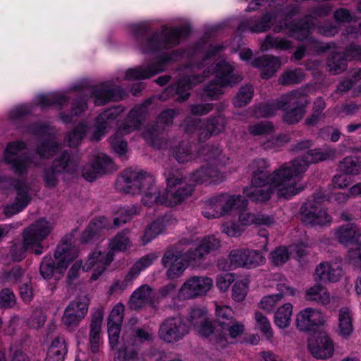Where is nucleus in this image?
<instances>
[{
  "label": "nucleus",
  "mask_w": 361,
  "mask_h": 361,
  "mask_svg": "<svg viewBox=\"0 0 361 361\" xmlns=\"http://www.w3.org/2000/svg\"><path fill=\"white\" fill-rule=\"evenodd\" d=\"M151 103V100L147 99L140 106L133 108L129 112L125 122L117 130V135H125L140 128L144 120L145 114Z\"/></svg>",
  "instance_id": "20"
},
{
  "label": "nucleus",
  "mask_w": 361,
  "mask_h": 361,
  "mask_svg": "<svg viewBox=\"0 0 361 361\" xmlns=\"http://www.w3.org/2000/svg\"><path fill=\"white\" fill-rule=\"evenodd\" d=\"M130 230L125 228L118 232L111 240L110 246L112 251L123 252L132 246L129 235Z\"/></svg>",
  "instance_id": "42"
},
{
  "label": "nucleus",
  "mask_w": 361,
  "mask_h": 361,
  "mask_svg": "<svg viewBox=\"0 0 361 361\" xmlns=\"http://www.w3.org/2000/svg\"><path fill=\"white\" fill-rule=\"evenodd\" d=\"M188 332V327L180 317H170L161 322L158 334L161 340L171 343L183 339Z\"/></svg>",
  "instance_id": "11"
},
{
  "label": "nucleus",
  "mask_w": 361,
  "mask_h": 361,
  "mask_svg": "<svg viewBox=\"0 0 361 361\" xmlns=\"http://www.w3.org/2000/svg\"><path fill=\"white\" fill-rule=\"evenodd\" d=\"M325 320L323 314L319 310L313 308H306L301 311L296 317V326L300 331H314Z\"/></svg>",
  "instance_id": "22"
},
{
  "label": "nucleus",
  "mask_w": 361,
  "mask_h": 361,
  "mask_svg": "<svg viewBox=\"0 0 361 361\" xmlns=\"http://www.w3.org/2000/svg\"><path fill=\"white\" fill-rule=\"evenodd\" d=\"M281 169V167L276 170L273 173L269 174L266 169H257L252 173L251 180L252 187L266 188L267 184L271 186L279 187L278 195L286 199L298 194L302 190V188H297L295 184H290L292 179L280 180L279 176L276 173Z\"/></svg>",
  "instance_id": "9"
},
{
  "label": "nucleus",
  "mask_w": 361,
  "mask_h": 361,
  "mask_svg": "<svg viewBox=\"0 0 361 361\" xmlns=\"http://www.w3.org/2000/svg\"><path fill=\"white\" fill-rule=\"evenodd\" d=\"M305 75L300 69H294L286 71L279 79V82L283 85L296 84L302 82Z\"/></svg>",
  "instance_id": "59"
},
{
  "label": "nucleus",
  "mask_w": 361,
  "mask_h": 361,
  "mask_svg": "<svg viewBox=\"0 0 361 361\" xmlns=\"http://www.w3.org/2000/svg\"><path fill=\"white\" fill-rule=\"evenodd\" d=\"M151 103V100L147 99L140 106L133 108L129 112L125 122L117 130V135H125L140 128L144 120L145 114Z\"/></svg>",
  "instance_id": "19"
},
{
  "label": "nucleus",
  "mask_w": 361,
  "mask_h": 361,
  "mask_svg": "<svg viewBox=\"0 0 361 361\" xmlns=\"http://www.w3.org/2000/svg\"><path fill=\"white\" fill-rule=\"evenodd\" d=\"M165 176L167 182L166 189L161 192L158 191L155 187L154 192H147L146 195L142 198V201L145 205L150 207L155 203L157 205L164 204L166 207H174L192 195L193 192L192 185H185L173 190V188L180 185L185 179L178 170L171 169L165 173Z\"/></svg>",
  "instance_id": "3"
},
{
  "label": "nucleus",
  "mask_w": 361,
  "mask_h": 361,
  "mask_svg": "<svg viewBox=\"0 0 361 361\" xmlns=\"http://www.w3.org/2000/svg\"><path fill=\"white\" fill-rule=\"evenodd\" d=\"M164 69H128L126 78L129 80L150 78Z\"/></svg>",
  "instance_id": "55"
},
{
  "label": "nucleus",
  "mask_w": 361,
  "mask_h": 361,
  "mask_svg": "<svg viewBox=\"0 0 361 361\" xmlns=\"http://www.w3.org/2000/svg\"><path fill=\"white\" fill-rule=\"evenodd\" d=\"M92 162L101 175L113 172L117 169L112 159L104 154H98Z\"/></svg>",
  "instance_id": "50"
},
{
  "label": "nucleus",
  "mask_w": 361,
  "mask_h": 361,
  "mask_svg": "<svg viewBox=\"0 0 361 361\" xmlns=\"http://www.w3.org/2000/svg\"><path fill=\"white\" fill-rule=\"evenodd\" d=\"M196 331L204 337H209L211 335H214L217 339H219V327L214 322L206 319L205 322H202V324L198 326Z\"/></svg>",
  "instance_id": "63"
},
{
  "label": "nucleus",
  "mask_w": 361,
  "mask_h": 361,
  "mask_svg": "<svg viewBox=\"0 0 361 361\" xmlns=\"http://www.w3.org/2000/svg\"><path fill=\"white\" fill-rule=\"evenodd\" d=\"M211 75H214V79L204 85L200 93L202 99L205 101L219 99L224 94V87L235 85L243 79L234 69H204L202 74L185 75L178 80L176 87L178 95L177 100H187L190 96L189 90Z\"/></svg>",
  "instance_id": "1"
},
{
  "label": "nucleus",
  "mask_w": 361,
  "mask_h": 361,
  "mask_svg": "<svg viewBox=\"0 0 361 361\" xmlns=\"http://www.w3.org/2000/svg\"><path fill=\"white\" fill-rule=\"evenodd\" d=\"M337 333L343 338H348L353 331V318L348 307H341L338 312Z\"/></svg>",
  "instance_id": "32"
},
{
  "label": "nucleus",
  "mask_w": 361,
  "mask_h": 361,
  "mask_svg": "<svg viewBox=\"0 0 361 361\" xmlns=\"http://www.w3.org/2000/svg\"><path fill=\"white\" fill-rule=\"evenodd\" d=\"M235 319L234 312L232 309L228 306H217L216 308L215 324L221 328L224 323H228Z\"/></svg>",
  "instance_id": "57"
},
{
  "label": "nucleus",
  "mask_w": 361,
  "mask_h": 361,
  "mask_svg": "<svg viewBox=\"0 0 361 361\" xmlns=\"http://www.w3.org/2000/svg\"><path fill=\"white\" fill-rule=\"evenodd\" d=\"M52 166L56 168L60 173H73L77 169V164L71 159L68 152H63L58 156L53 161Z\"/></svg>",
  "instance_id": "40"
},
{
  "label": "nucleus",
  "mask_w": 361,
  "mask_h": 361,
  "mask_svg": "<svg viewBox=\"0 0 361 361\" xmlns=\"http://www.w3.org/2000/svg\"><path fill=\"white\" fill-rule=\"evenodd\" d=\"M106 225L107 219L105 217H99L93 219L82 233V243H87L97 237Z\"/></svg>",
  "instance_id": "37"
},
{
  "label": "nucleus",
  "mask_w": 361,
  "mask_h": 361,
  "mask_svg": "<svg viewBox=\"0 0 361 361\" xmlns=\"http://www.w3.org/2000/svg\"><path fill=\"white\" fill-rule=\"evenodd\" d=\"M113 259L114 255L111 251H109L106 253H102L101 251H94L82 267V269L87 271L91 268L95 267L92 279L96 280L104 271L106 267L111 264Z\"/></svg>",
  "instance_id": "24"
},
{
  "label": "nucleus",
  "mask_w": 361,
  "mask_h": 361,
  "mask_svg": "<svg viewBox=\"0 0 361 361\" xmlns=\"http://www.w3.org/2000/svg\"><path fill=\"white\" fill-rule=\"evenodd\" d=\"M71 240V236H66L61 244L57 246L54 252V257L58 261L56 265L50 256L43 258L39 267L40 275L43 279L49 280L55 271L59 274L63 273L70 262L77 257L78 249L72 246Z\"/></svg>",
  "instance_id": "6"
},
{
  "label": "nucleus",
  "mask_w": 361,
  "mask_h": 361,
  "mask_svg": "<svg viewBox=\"0 0 361 361\" xmlns=\"http://www.w3.org/2000/svg\"><path fill=\"white\" fill-rule=\"evenodd\" d=\"M254 88L252 85L246 84L242 86L233 99L235 107L241 108L248 104L253 97Z\"/></svg>",
  "instance_id": "47"
},
{
  "label": "nucleus",
  "mask_w": 361,
  "mask_h": 361,
  "mask_svg": "<svg viewBox=\"0 0 361 361\" xmlns=\"http://www.w3.org/2000/svg\"><path fill=\"white\" fill-rule=\"evenodd\" d=\"M220 247L219 239L210 235L203 238L195 249L188 250L187 258L190 262L200 263L204 259L207 255L218 250Z\"/></svg>",
  "instance_id": "21"
},
{
  "label": "nucleus",
  "mask_w": 361,
  "mask_h": 361,
  "mask_svg": "<svg viewBox=\"0 0 361 361\" xmlns=\"http://www.w3.org/2000/svg\"><path fill=\"white\" fill-rule=\"evenodd\" d=\"M130 32L139 40L141 51L143 53H151L178 45L180 38L187 35L188 30L185 27L171 28L163 25L160 31L149 35V25L142 23L131 25Z\"/></svg>",
  "instance_id": "2"
},
{
  "label": "nucleus",
  "mask_w": 361,
  "mask_h": 361,
  "mask_svg": "<svg viewBox=\"0 0 361 361\" xmlns=\"http://www.w3.org/2000/svg\"><path fill=\"white\" fill-rule=\"evenodd\" d=\"M91 93L94 96L95 105L99 106L121 99L122 90L118 86L101 85L95 87Z\"/></svg>",
  "instance_id": "25"
},
{
  "label": "nucleus",
  "mask_w": 361,
  "mask_h": 361,
  "mask_svg": "<svg viewBox=\"0 0 361 361\" xmlns=\"http://www.w3.org/2000/svg\"><path fill=\"white\" fill-rule=\"evenodd\" d=\"M309 103L307 96L301 90H293L282 95L280 104L283 111V121L289 125L298 123L304 117Z\"/></svg>",
  "instance_id": "8"
},
{
  "label": "nucleus",
  "mask_w": 361,
  "mask_h": 361,
  "mask_svg": "<svg viewBox=\"0 0 361 361\" xmlns=\"http://www.w3.org/2000/svg\"><path fill=\"white\" fill-rule=\"evenodd\" d=\"M265 259L259 251L245 249V267H256L263 264Z\"/></svg>",
  "instance_id": "62"
},
{
  "label": "nucleus",
  "mask_w": 361,
  "mask_h": 361,
  "mask_svg": "<svg viewBox=\"0 0 361 361\" xmlns=\"http://www.w3.org/2000/svg\"><path fill=\"white\" fill-rule=\"evenodd\" d=\"M255 68H279L282 66L281 59L272 55H264L255 58L252 62Z\"/></svg>",
  "instance_id": "54"
},
{
  "label": "nucleus",
  "mask_w": 361,
  "mask_h": 361,
  "mask_svg": "<svg viewBox=\"0 0 361 361\" xmlns=\"http://www.w3.org/2000/svg\"><path fill=\"white\" fill-rule=\"evenodd\" d=\"M238 220L242 225H266L269 226L274 223V218L271 216L264 214H253L242 209L238 214Z\"/></svg>",
  "instance_id": "31"
},
{
  "label": "nucleus",
  "mask_w": 361,
  "mask_h": 361,
  "mask_svg": "<svg viewBox=\"0 0 361 361\" xmlns=\"http://www.w3.org/2000/svg\"><path fill=\"white\" fill-rule=\"evenodd\" d=\"M156 307L157 300L153 295V289L148 285H142L132 294L128 305L133 310H138L145 305Z\"/></svg>",
  "instance_id": "23"
},
{
  "label": "nucleus",
  "mask_w": 361,
  "mask_h": 361,
  "mask_svg": "<svg viewBox=\"0 0 361 361\" xmlns=\"http://www.w3.org/2000/svg\"><path fill=\"white\" fill-rule=\"evenodd\" d=\"M276 16L273 12H268L262 16L259 20L250 19L240 24L239 29L245 30H249L252 32L259 33L266 32L270 29Z\"/></svg>",
  "instance_id": "28"
},
{
  "label": "nucleus",
  "mask_w": 361,
  "mask_h": 361,
  "mask_svg": "<svg viewBox=\"0 0 361 361\" xmlns=\"http://www.w3.org/2000/svg\"><path fill=\"white\" fill-rule=\"evenodd\" d=\"M208 209H212L210 211H202L203 216L207 219L219 218L224 215V207L221 196L212 198L207 201Z\"/></svg>",
  "instance_id": "51"
},
{
  "label": "nucleus",
  "mask_w": 361,
  "mask_h": 361,
  "mask_svg": "<svg viewBox=\"0 0 361 361\" xmlns=\"http://www.w3.org/2000/svg\"><path fill=\"white\" fill-rule=\"evenodd\" d=\"M124 310L122 304L116 305L111 310L107 321L109 336L119 337Z\"/></svg>",
  "instance_id": "29"
},
{
  "label": "nucleus",
  "mask_w": 361,
  "mask_h": 361,
  "mask_svg": "<svg viewBox=\"0 0 361 361\" xmlns=\"http://www.w3.org/2000/svg\"><path fill=\"white\" fill-rule=\"evenodd\" d=\"M338 169L345 175H359L361 173V158L357 156H348L339 162Z\"/></svg>",
  "instance_id": "39"
},
{
  "label": "nucleus",
  "mask_w": 361,
  "mask_h": 361,
  "mask_svg": "<svg viewBox=\"0 0 361 361\" xmlns=\"http://www.w3.org/2000/svg\"><path fill=\"white\" fill-rule=\"evenodd\" d=\"M25 147L24 142L14 141L9 142L4 150V161L19 176L26 174L32 162L30 157L22 152Z\"/></svg>",
  "instance_id": "10"
},
{
  "label": "nucleus",
  "mask_w": 361,
  "mask_h": 361,
  "mask_svg": "<svg viewBox=\"0 0 361 361\" xmlns=\"http://www.w3.org/2000/svg\"><path fill=\"white\" fill-rule=\"evenodd\" d=\"M103 318L104 312L102 309L99 308L96 310L92 316L89 340L90 343V349L94 353H96L99 351L100 333L102 331Z\"/></svg>",
  "instance_id": "27"
},
{
  "label": "nucleus",
  "mask_w": 361,
  "mask_h": 361,
  "mask_svg": "<svg viewBox=\"0 0 361 361\" xmlns=\"http://www.w3.org/2000/svg\"><path fill=\"white\" fill-rule=\"evenodd\" d=\"M189 244V240L184 239L180 240L177 243L169 246L161 259V263L164 267H167L169 265L178 262L181 257L187 258L185 245Z\"/></svg>",
  "instance_id": "26"
},
{
  "label": "nucleus",
  "mask_w": 361,
  "mask_h": 361,
  "mask_svg": "<svg viewBox=\"0 0 361 361\" xmlns=\"http://www.w3.org/2000/svg\"><path fill=\"white\" fill-rule=\"evenodd\" d=\"M336 150L333 148L309 149L302 157L295 158L288 164H283L276 176H279L280 180L293 179L294 177L304 173L310 164L333 160L336 158Z\"/></svg>",
  "instance_id": "5"
},
{
  "label": "nucleus",
  "mask_w": 361,
  "mask_h": 361,
  "mask_svg": "<svg viewBox=\"0 0 361 361\" xmlns=\"http://www.w3.org/2000/svg\"><path fill=\"white\" fill-rule=\"evenodd\" d=\"M272 190L270 186L266 188L250 187L243 191L245 197H249L252 202L257 203L265 202L271 198Z\"/></svg>",
  "instance_id": "43"
},
{
  "label": "nucleus",
  "mask_w": 361,
  "mask_h": 361,
  "mask_svg": "<svg viewBox=\"0 0 361 361\" xmlns=\"http://www.w3.org/2000/svg\"><path fill=\"white\" fill-rule=\"evenodd\" d=\"M360 231L354 224L339 226L335 232L337 240L343 245L357 244Z\"/></svg>",
  "instance_id": "30"
},
{
  "label": "nucleus",
  "mask_w": 361,
  "mask_h": 361,
  "mask_svg": "<svg viewBox=\"0 0 361 361\" xmlns=\"http://www.w3.org/2000/svg\"><path fill=\"white\" fill-rule=\"evenodd\" d=\"M245 326L235 319L224 325L219 329V340L227 341L228 336L235 338L243 335Z\"/></svg>",
  "instance_id": "35"
},
{
  "label": "nucleus",
  "mask_w": 361,
  "mask_h": 361,
  "mask_svg": "<svg viewBox=\"0 0 361 361\" xmlns=\"http://www.w3.org/2000/svg\"><path fill=\"white\" fill-rule=\"evenodd\" d=\"M290 141V137L287 134H281L276 137H271L262 143V147L266 149H271L281 147Z\"/></svg>",
  "instance_id": "64"
},
{
  "label": "nucleus",
  "mask_w": 361,
  "mask_h": 361,
  "mask_svg": "<svg viewBox=\"0 0 361 361\" xmlns=\"http://www.w3.org/2000/svg\"><path fill=\"white\" fill-rule=\"evenodd\" d=\"M154 254H149L136 262L130 269L123 281L117 280L109 288L111 293L124 290L127 286L139 275L140 271L150 266L153 261L157 259Z\"/></svg>",
  "instance_id": "15"
},
{
  "label": "nucleus",
  "mask_w": 361,
  "mask_h": 361,
  "mask_svg": "<svg viewBox=\"0 0 361 361\" xmlns=\"http://www.w3.org/2000/svg\"><path fill=\"white\" fill-rule=\"evenodd\" d=\"M13 185L16 191V197L13 204H8L4 208V213L7 217L21 212L30 201L28 195L29 187L25 181L15 180Z\"/></svg>",
  "instance_id": "18"
},
{
  "label": "nucleus",
  "mask_w": 361,
  "mask_h": 361,
  "mask_svg": "<svg viewBox=\"0 0 361 361\" xmlns=\"http://www.w3.org/2000/svg\"><path fill=\"white\" fill-rule=\"evenodd\" d=\"M293 312V306L290 303H287L280 307L275 313V324L281 329L289 326L291 315Z\"/></svg>",
  "instance_id": "46"
},
{
  "label": "nucleus",
  "mask_w": 361,
  "mask_h": 361,
  "mask_svg": "<svg viewBox=\"0 0 361 361\" xmlns=\"http://www.w3.org/2000/svg\"><path fill=\"white\" fill-rule=\"evenodd\" d=\"M72 310V306L66 307L62 318L63 324L70 331L75 330L80 321L84 319V309H82V312H80L79 314H74Z\"/></svg>",
  "instance_id": "52"
},
{
  "label": "nucleus",
  "mask_w": 361,
  "mask_h": 361,
  "mask_svg": "<svg viewBox=\"0 0 361 361\" xmlns=\"http://www.w3.org/2000/svg\"><path fill=\"white\" fill-rule=\"evenodd\" d=\"M305 300L325 305L330 302V294L325 287L317 284L306 290Z\"/></svg>",
  "instance_id": "36"
},
{
  "label": "nucleus",
  "mask_w": 361,
  "mask_h": 361,
  "mask_svg": "<svg viewBox=\"0 0 361 361\" xmlns=\"http://www.w3.org/2000/svg\"><path fill=\"white\" fill-rule=\"evenodd\" d=\"M67 348L63 338L57 336L48 348L45 361H63Z\"/></svg>",
  "instance_id": "33"
},
{
  "label": "nucleus",
  "mask_w": 361,
  "mask_h": 361,
  "mask_svg": "<svg viewBox=\"0 0 361 361\" xmlns=\"http://www.w3.org/2000/svg\"><path fill=\"white\" fill-rule=\"evenodd\" d=\"M68 102V98L63 94L55 93L39 97V104L43 107L57 106L61 108Z\"/></svg>",
  "instance_id": "49"
},
{
  "label": "nucleus",
  "mask_w": 361,
  "mask_h": 361,
  "mask_svg": "<svg viewBox=\"0 0 361 361\" xmlns=\"http://www.w3.org/2000/svg\"><path fill=\"white\" fill-rule=\"evenodd\" d=\"M164 229V225L160 220H155L148 225L145 229L141 240L143 245H146L158 235L161 233Z\"/></svg>",
  "instance_id": "48"
},
{
  "label": "nucleus",
  "mask_w": 361,
  "mask_h": 361,
  "mask_svg": "<svg viewBox=\"0 0 361 361\" xmlns=\"http://www.w3.org/2000/svg\"><path fill=\"white\" fill-rule=\"evenodd\" d=\"M87 109V99L79 98L74 101L72 104L70 114L60 113L59 116L65 123H71L74 121V117L80 116Z\"/></svg>",
  "instance_id": "45"
},
{
  "label": "nucleus",
  "mask_w": 361,
  "mask_h": 361,
  "mask_svg": "<svg viewBox=\"0 0 361 361\" xmlns=\"http://www.w3.org/2000/svg\"><path fill=\"white\" fill-rule=\"evenodd\" d=\"M173 155L180 164H184L194 159L192 144L188 140H182L173 149Z\"/></svg>",
  "instance_id": "41"
},
{
  "label": "nucleus",
  "mask_w": 361,
  "mask_h": 361,
  "mask_svg": "<svg viewBox=\"0 0 361 361\" xmlns=\"http://www.w3.org/2000/svg\"><path fill=\"white\" fill-rule=\"evenodd\" d=\"M281 97L271 103L260 104L256 110L259 117H270L274 116L276 111L281 109Z\"/></svg>",
  "instance_id": "56"
},
{
  "label": "nucleus",
  "mask_w": 361,
  "mask_h": 361,
  "mask_svg": "<svg viewBox=\"0 0 361 361\" xmlns=\"http://www.w3.org/2000/svg\"><path fill=\"white\" fill-rule=\"evenodd\" d=\"M87 126L84 123H80L66 137L68 145L71 147H77L85 137Z\"/></svg>",
  "instance_id": "53"
},
{
  "label": "nucleus",
  "mask_w": 361,
  "mask_h": 361,
  "mask_svg": "<svg viewBox=\"0 0 361 361\" xmlns=\"http://www.w3.org/2000/svg\"><path fill=\"white\" fill-rule=\"evenodd\" d=\"M29 130L36 135L44 136L46 138L37 146L36 149V152L40 158L49 159L55 154L59 149V145L52 139V135L48 126L38 123H34L30 126Z\"/></svg>",
  "instance_id": "12"
},
{
  "label": "nucleus",
  "mask_w": 361,
  "mask_h": 361,
  "mask_svg": "<svg viewBox=\"0 0 361 361\" xmlns=\"http://www.w3.org/2000/svg\"><path fill=\"white\" fill-rule=\"evenodd\" d=\"M90 298L88 295L85 293H81L78 295L76 298L72 301L67 307H73V313L74 314H79L80 312H82V309H84V317L87 313L88 307L90 304Z\"/></svg>",
  "instance_id": "58"
},
{
  "label": "nucleus",
  "mask_w": 361,
  "mask_h": 361,
  "mask_svg": "<svg viewBox=\"0 0 361 361\" xmlns=\"http://www.w3.org/2000/svg\"><path fill=\"white\" fill-rule=\"evenodd\" d=\"M121 106H114L99 114L96 119L95 130L91 137L93 141H99L104 135L111 123L123 111Z\"/></svg>",
  "instance_id": "17"
},
{
  "label": "nucleus",
  "mask_w": 361,
  "mask_h": 361,
  "mask_svg": "<svg viewBox=\"0 0 361 361\" xmlns=\"http://www.w3.org/2000/svg\"><path fill=\"white\" fill-rule=\"evenodd\" d=\"M221 200L224 207V215L233 209H245L247 201L240 195H221Z\"/></svg>",
  "instance_id": "44"
},
{
  "label": "nucleus",
  "mask_w": 361,
  "mask_h": 361,
  "mask_svg": "<svg viewBox=\"0 0 361 361\" xmlns=\"http://www.w3.org/2000/svg\"><path fill=\"white\" fill-rule=\"evenodd\" d=\"M213 280L207 276H192L188 279L180 289L184 299L195 298L206 294L212 287Z\"/></svg>",
  "instance_id": "14"
},
{
  "label": "nucleus",
  "mask_w": 361,
  "mask_h": 361,
  "mask_svg": "<svg viewBox=\"0 0 361 361\" xmlns=\"http://www.w3.org/2000/svg\"><path fill=\"white\" fill-rule=\"evenodd\" d=\"M52 227L44 219H39L25 228L23 231V245L14 244L11 248V255L13 260L20 262L26 257V251L32 250L35 255H40L43 252L42 242L49 235Z\"/></svg>",
  "instance_id": "4"
},
{
  "label": "nucleus",
  "mask_w": 361,
  "mask_h": 361,
  "mask_svg": "<svg viewBox=\"0 0 361 361\" xmlns=\"http://www.w3.org/2000/svg\"><path fill=\"white\" fill-rule=\"evenodd\" d=\"M117 190L126 193L137 195L144 193L145 197L147 192H154L153 178L143 172H137L131 169L124 171L116 181Z\"/></svg>",
  "instance_id": "7"
},
{
  "label": "nucleus",
  "mask_w": 361,
  "mask_h": 361,
  "mask_svg": "<svg viewBox=\"0 0 361 361\" xmlns=\"http://www.w3.org/2000/svg\"><path fill=\"white\" fill-rule=\"evenodd\" d=\"M278 289L281 292L279 294H274L264 297L260 302V307L268 312L275 306L277 301L280 300L283 294H288L293 295L295 294V290L290 287L286 286L284 284H279Z\"/></svg>",
  "instance_id": "38"
},
{
  "label": "nucleus",
  "mask_w": 361,
  "mask_h": 361,
  "mask_svg": "<svg viewBox=\"0 0 361 361\" xmlns=\"http://www.w3.org/2000/svg\"><path fill=\"white\" fill-rule=\"evenodd\" d=\"M291 47L292 43L290 41L279 37H274L270 35L266 37L263 44V47H264L265 49L276 48L278 49L287 50L290 49Z\"/></svg>",
  "instance_id": "60"
},
{
  "label": "nucleus",
  "mask_w": 361,
  "mask_h": 361,
  "mask_svg": "<svg viewBox=\"0 0 361 361\" xmlns=\"http://www.w3.org/2000/svg\"><path fill=\"white\" fill-rule=\"evenodd\" d=\"M301 220L310 225H324L331 220L326 211L314 202H305L300 207Z\"/></svg>",
  "instance_id": "16"
},
{
  "label": "nucleus",
  "mask_w": 361,
  "mask_h": 361,
  "mask_svg": "<svg viewBox=\"0 0 361 361\" xmlns=\"http://www.w3.org/2000/svg\"><path fill=\"white\" fill-rule=\"evenodd\" d=\"M349 61L346 51L343 52L333 51L328 57L327 66L329 68H341L346 66Z\"/></svg>",
  "instance_id": "61"
},
{
  "label": "nucleus",
  "mask_w": 361,
  "mask_h": 361,
  "mask_svg": "<svg viewBox=\"0 0 361 361\" xmlns=\"http://www.w3.org/2000/svg\"><path fill=\"white\" fill-rule=\"evenodd\" d=\"M164 130L163 127L159 126V124L149 125L143 132V137L152 147L159 149L164 142Z\"/></svg>",
  "instance_id": "34"
},
{
  "label": "nucleus",
  "mask_w": 361,
  "mask_h": 361,
  "mask_svg": "<svg viewBox=\"0 0 361 361\" xmlns=\"http://www.w3.org/2000/svg\"><path fill=\"white\" fill-rule=\"evenodd\" d=\"M307 347L311 355L317 359H328L333 355L334 351L332 340L322 331L308 339Z\"/></svg>",
  "instance_id": "13"
}]
</instances>
